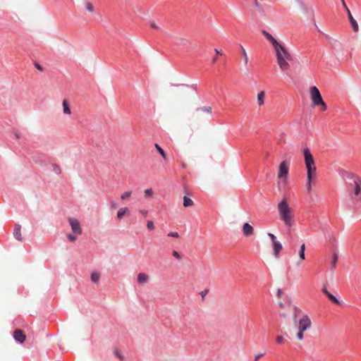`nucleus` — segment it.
I'll list each match as a JSON object with an SVG mask.
<instances>
[{
  "label": "nucleus",
  "mask_w": 361,
  "mask_h": 361,
  "mask_svg": "<svg viewBox=\"0 0 361 361\" xmlns=\"http://www.w3.org/2000/svg\"><path fill=\"white\" fill-rule=\"evenodd\" d=\"M305 163L307 169V190L308 192L311 191V183L314 177L317 168L314 158L308 148L303 149Z\"/></svg>",
  "instance_id": "obj_1"
},
{
  "label": "nucleus",
  "mask_w": 361,
  "mask_h": 361,
  "mask_svg": "<svg viewBox=\"0 0 361 361\" xmlns=\"http://www.w3.org/2000/svg\"><path fill=\"white\" fill-rule=\"evenodd\" d=\"M300 316H301V317L298 322V332L297 334V338L299 341H302L304 338L303 333L304 331L310 329L312 322L310 317L307 314H302V312L300 309L295 307L293 308V317L295 320Z\"/></svg>",
  "instance_id": "obj_2"
},
{
  "label": "nucleus",
  "mask_w": 361,
  "mask_h": 361,
  "mask_svg": "<svg viewBox=\"0 0 361 361\" xmlns=\"http://www.w3.org/2000/svg\"><path fill=\"white\" fill-rule=\"evenodd\" d=\"M279 218L287 227H291L294 224L293 214L288 204L286 198H283L277 206Z\"/></svg>",
  "instance_id": "obj_3"
},
{
  "label": "nucleus",
  "mask_w": 361,
  "mask_h": 361,
  "mask_svg": "<svg viewBox=\"0 0 361 361\" xmlns=\"http://www.w3.org/2000/svg\"><path fill=\"white\" fill-rule=\"evenodd\" d=\"M353 183L349 185V189L352 191L351 199L355 204L361 200V178L355 175H352Z\"/></svg>",
  "instance_id": "obj_4"
},
{
  "label": "nucleus",
  "mask_w": 361,
  "mask_h": 361,
  "mask_svg": "<svg viewBox=\"0 0 361 361\" xmlns=\"http://www.w3.org/2000/svg\"><path fill=\"white\" fill-rule=\"evenodd\" d=\"M289 166L290 161L288 160H284L280 164L277 174L279 184L281 183L283 186L286 185Z\"/></svg>",
  "instance_id": "obj_5"
},
{
  "label": "nucleus",
  "mask_w": 361,
  "mask_h": 361,
  "mask_svg": "<svg viewBox=\"0 0 361 361\" xmlns=\"http://www.w3.org/2000/svg\"><path fill=\"white\" fill-rule=\"evenodd\" d=\"M310 98L314 106H322V111H325L327 106L323 101L319 89L316 86L311 87L310 89Z\"/></svg>",
  "instance_id": "obj_6"
},
{
  "label": "nucleus",
  "mask_w": 361,
  "mask_h": 361,
  "mask_svg": "<svg viewBox=\"0 0 361 361\" xmlns=\"http://www.w3.org/2000/svg\"><path fill=\"white\" fill-rule=\"evenodd\" d=\"M276 59H289L293 60V56L288 49L281 44L274 49Z\"/></svg>",
  "instance_id": "obj_7"
},
{
  "label": "nucleus",
  "mask_w": 361,
  "mask_h": 361,
  "mask_svg": "<svg viewBox=\"0 0 361 361\" xmlns=\"http://www.w3.org/2000/svg\"><path fill=\"white\" fill-rule=\"evenodd\" d=\"M68 222L71 227L72 231L77 235H80L82 233V228L80 227V222L78 219L73 218H69Z\"/></svg>",
  "instance_id": "obj_8"
},
{
  "label": "nucleus",
  "mask_w": 361,
  "mask_h": 361,
  "mask_svg": "<svg viewBox=\"0 0 361 361\" xmlns=\"http://www.w3.org/2000/svg\"><path fill=\"white\" fill-rule=\"evenodd\" d=\"M292 60L289 59H276L277 63L279 66L280 70L282 72H286L289 71L290 69V64L288 63V61H291Z\"/></svg>",
  "instance_id": "obj_9"
},
{
  "label": "nucleus",
  "mask_w": 361,
  "mask_h": 361,
  "mask_svg": "<svg viewBox=\"0 0 361 361\" xmlns=\"http://www.w3.org/2000/svg\"><path fill=\"white\" fill-rule=\"evenodd\" d=\"M262 35L266 37V39L270 42V43L272 44L274 49L279 46L281 44L277 42V40L267 31L262 30Z\"/></svg>",
  "instance_id": "obj_10"
},
{
  "label": "nucleus",
  "mask_w": 361,
  "mask_h": 361,
  "mask_svg": "<svg viewBox=\"0 0 361 361\" xmlns=\"http://www.w3.org/2000/svg\"><path fill=\"white\" fill-rule=\"evenodd\" d=\"M347 13H348V19H349V21H350V25H351V27H352L353 30L355 32H358V30H359V25H358L357 22L356 21V20L352 16L350 10H348Z\"/></svg>",
  "instance_id": "obj_11"
},
{
  "label": "nucleus",
  "mask_w": 361,
  "mask_h": 361,
  "mask_svg": "<svg viewBox=\"0 0 361 361\" xmlns=\"http://www.w3.org/2000/svg\"><path fill=\"white\" fill-rule=\"evenodd\" d=\"M13 337L15 340L20 343H23L25 341V335L20 329H16L13 332Z\"/></svg>",
  "instance_id": "obj_12"
},
{
  "label": "nucleus",
  "mask_w": 361,
  "mask_h": 361,
  "mask_svg": "<svg viewBox=\"0 0 361 361\" xmlns=\"http://www.w3.org/2000/svg\"><path fill=\"white\" fill-rule=\"evenodd\" d=\"M13 234L14 238L16 240H18L19 241H23V238L22 237V234H21V226L20 225H19V224L15 225Z\"/></svg>",
  "instance_id": "obj_13"
},
{
  "label": "nucleus",
  "mask_w": 361,
  "mask_h": 361,
  "mask_svg": "<svg viewBox=\"0 0 361 361\" xmlns=\"http://www.w3.org/2000/svg\"><path fill=\"white\" fill-rule=\"evenodd\" d=\"M243 232L245 236H250L254 233V228L250 224L245 223L243 226Z\"/></svg>",
  "instance_id": "obj_14"
},
{
  "label": "nucleus",
  "mask_w": 361,
  "mask_h": 361,
  "mask_svg": "<svg viewBox=\"0 0 361 361\" xmlns=\"http://www.w3.org/2000/svg\"><path fill=\"white\" fill-rule=\"evenodd\" d=\"M272 246L274 250V255L275 257L277 258L279 257V253L283 248L282 244L279 241H277L273 243Z\"/></svg>",
  "instance_id": "obj_15"
},
{
  "label": "nucleus",
  "mask_w": 361,
  "mask_h": 361,
  "mask_svg": "<svg viewBox=\"0 0 361 361\" xmlns=\"http://www.w3.org/2000/svg\"><path fill=\"white\" fill-rule=\"evenodd\" d=\"M149 277L146 274L140 273L137 275V281L139 283L143 284L148 281Z\"/></svg>",
  "instance_id": "obj_16"
},
{
  "label": "nucleus",
  "mask_w": 361,
  "mask_h": 361,
  "mask_svg": "<svg viewBox=\"0 0 361 361\" xmlns=\"http://www.w3.org/2000/svg\"><path fill=\"white\" fill-rule=\"evenodd\" d=\"M63 105V114L70 115L71 114V111L69 106V103L66 99H64L62 103Z\"/></svg>",
  "instance_id": "obj_17"
},
{
  "label": "nucleus",
  "mask_w": 361,
  "mask_h": 361,
  "mask_svg": "<svg viewBox=\"0 0 361 361\" xmlns=\"http://www.w3.org/2000/svg\"><path fill=\"white\" fill-rule=\"evenodd\" d=\"M265 92L262 91L257 94V103L259 106H262L264 104Z\"/></svg>",
  "instance_id": "obj_18"
},
{
  "label": "nucleus",
  "mask_w": 361,
  "mask_h": 361,
  "mask_svg": "<svg viewBox=\"0 0 361 361\" xmlns=\"http://www.w3.org/2000/svg\"><path fill=\"white\" fill-rule=\"evenodd\" d=\"M194 204L193 201L187 196L183 197V206L185 207H192Z\"/></svg>",
  "instance_id": "obj_19"
},
{
  "label": "nucleus",
  "mask_w": 361,
  "mask_h": 361,
  "mask_svg": "<svg viewBox=\"0 0 361 361\" xmlns=\"http://www.w3.org/2000/svg\"><path fill=\"white\" fill-rule=\"evenodd\" d=\"M84 6L86 11H87L90 13H93L94 11V7L93 4L90 1H85L84 3Z\"/></svg>",
  "instance_id": "obj_20"
},
{
  "label": "nucleus",
  "mask_w": 361,
  "mask_h": 361,
  "mask_svg": "<svg viewBox=\"0 0 361 361\" xmlns=\"http://www.w3.org/2000/svg\"><path fill=\"white\" fill-rule=\"evenodd\" d=\"M326 296L334 303L336 305H341V302L334 296L330 292L327 293Z\"/></svg>",
  "instance_id": "obj_21"
},
{
  "label": "nucleus",
  "mask_w": 361,
  "mask_h": 361,
  "mask_svg": "<svg viewBox=\"0 0 361 361\" xmlns=\"http://www.w3.org/2000/svg\"><path fill=\"white\" fill-rule=\"evenodd\" d=\"M175 39L177 40V45L178 46H184L186 45L188 43V40L185 38L183 37H175Z\"/></svg>",
  "instance_id": "obj_22"
},
{
  "label": "nucleus",
  "mask_w": 361,
  "mask_h": 361,
  "mask_svg": "<svg viewBox=\"0 0 361 361\" xmlns=\"http://www.w3.org/2000/svg\"><path fill=\"white\" fill-rule=\"evenodd\" d=\"M100 279V274L97 271H94L91 274V280L93 283H97Z\"/></svg>",
  "instance_id": "obj_23"
},
{
  "label": "nucleus",
  "mask_w": 361,
  "mask_h": 361,
  "mask_svg": "<svg viewBox=\"0 0 361 361\" xmlns=\"http://www.w3.org/2000/svg\"><path fill=\"white\" fill-rule=\"evenodd\" d=\"M305 245L303 243L300 246V248L299 250V257L301 260H304L305 259Z\"/></svg>",
  "instance_id": "obj_24"
},
{
  "label": "nucleus",
  "mask_w": 361,
  "mask_h": 361,
  "mask_svg": "<svg viewBox=\"0 0 361 361\" xmlns=\"http://www.w3.org/2000/svg\"><path fill=\"white\" fill-rule=\"evenodd\" d=\"M127 207L121 208L117 212V218L121 219L123 216V215L127 212Z\"/></svg>",
  "instance_id": "obj_25"
},
{
  "label": "nucleus",
  "mask_w": 361,
  "mask_h": 361,
  "mask_svg": "<svg viewBox=\"0 0 361 361\" xmlns=\"http://www.w3.org/2000/svg\"><path fill=\"white\" fill-rule=\"evenodd\" d=\"M154 147L157 149L159 153L161 154V156L164 159H166V153L164 152V151L163 150V149L158 144H155Z\"/></svg>",
  "instance_id": "obj_26"
},
{
  "label": "nucleus",
  "mask_w": 361,
  "mask_h": 361,
  "mask_svg": "<svg viewBox=\"0 0 361 361\" xmlns=\"http://www.w3.org/2000/svg\"><path fill=\"white\" fill-rule=\"evenodd\" d=\"M52 169H53V171L54 172V173H56V175H59L61 173V169L60 166L56 164H52Z\"/></svg>",
  "instance_id": "obj_27"
},
{
  "label": "nucleus",
  "mask_w": 361,
  "mask_h": 361,
  "mask_svg": "<svg viewBox=\"0 0 361 361\" xmlns=\"http://www.w3.org/2000/svg\"><path fill=\"white\" fill-rule=\"evenodd\" d=\"M337 262H338V255H337V254L334 253L332 257V260H331V269H334L335 268Z\"/></svg>",
  "instance_id": "obj_28"
},
{
  "label": "nucleus",
  "mask_w": 361,
  "mask_h": 361,
  "mask_svg": "<svg viewBox=\"0 0 361 361\" xmlns=\"http://www.w3.org/2000/svg\"><path fill=\"white\" fill-rule=\"evenodd\" d=\"M131 194H132V192L131 191H126L125 192H123L121 195V200H127L128 199L130 196H131Z\"/></svg>",
  "instance_id": "obj_29"
},
{
  "label": "nucleus",
  "mask_w": 361,
  "mask_h": 361,
  "mask_svg": "<svg viewBox=\"0 0 361 361\" xmlns=\"http://www.w3.org/2000/svg\"><path fill=\"white\" fill-rule=\"evenodd\" d=\"M203 112H206L207 114H212V108L210 106H204L201 109H200Z\"/></svg>",
  "instance_id": "obj_30"
},
{
  "label": "nucleus",
  "mask_w": 361,
  "mask_h": 361,
  "mask_svg": "<svg viewBox=\"0 0 361 361\" xmlns=\"http://www.w3.org/2000/svg\"><path fill=\"white\" fill-rule=\"evenodd\" d=\"M144 192L147 197H152L153 195V190L152 188L145 189Z\"/></svg>",
  "instance_id": "obj_31"
},
{
  "label": "nucleus",
  "mask_w": 361,
  "mask_h": 361,
  "mask_svg": "<svg viewBox=\"0 0 361 361\" xmlns=\"http://www.w3.org/2000/svg\"><path fill=\"white\" fill-rule=\"evenodd\" d=\"M243 56L244 63L245 65H247V62H248V57H247V53L244 49H243Z\"/></svg>",
  "instance_id": "obj_32"
},
{
  "label": "nucleus",
  "mask_w": 361,
  "mask_h": 361,
  "mask_svg": "<svg viewBox=\"0 0 361 361\" xmlns=\"http://www.w3.org/2000/svg\"><path fill=\"white\" fill-rule=\"evenodd\" d=\"M147 227L150 231L154 230V223L152 221H148L147 223Z\"/></svg>",
  "instance_id": "obj_33"
},
{
  "label": "nucleus",
  "mask_w": 361,
  "mask_h": 361,
  "mask_svg": "<svg viewBox=\"0 0 361 361\" xmlns=\"http://www.w3.org/2000/svg\"><path fill=\"white\" fill-rule=\"evenodd\" d=\"M268 235L271 238L272 244L278 241L276 237L273 233H268Z\"/></svg>",
  "instance_id": "obj_34"
},
{
  "label": "nucleus",
  "mask_w": 361,
  "mask_h": 361,
  "mask_svg": "<svg viewBox=\"0 0 361 361\" xmlns=\"http://www.w3.org/2000/svg\"><path fill=\"white\" fill-rule=\"evenodd\" d=\"M276 341L279 344H282L284 342V338L283 336H279L276 337Z\"/></svg>",
  "instance_id": "obj_35"
},
{
  "label": "nucleus",
  "mask_w": 361,
  "mask_h": 361,
  "mask_svg": "<svg viewBox=\"0 0 361 361\" xmlns=\"http://www.w3.org/2000/svg\"><path fill=\"white\" fill-rule=\"evenodd\" d=\"M168 236L177 238L179 237V234L177 232H169Z\"/></svg>",
  "instance_id": "obj_36"
},
{
  "label": "nucleus",
  "mask_w": 361,
  "mask_h": 361,
  "mask_svg": "<svg viewBox=\"0 0 361 361\" xmlns=\"http://www.w3.org/2000/svg\"><path fill=\"white\" fill-rule=\"evenodd\" d=\"M172 255H173L175 258H176V259H181V256H180V255L177 251H175V250H174V251H173V252H172Z\"/></svg>",
  "instance_id": "obj_37"
},
{
  "label": "nucleus",
  "mask_w": 361,
  "mask_h": 361,
  "mask_svg": "<svg viewBox=\"0 0 361 361\" xmlns=\"http://www.w3.org/2000/svg\"><path fill=\"white\" fill-rule=\"evenodd\" d=\"M67 238H68L69 240H71V242H74L75 240H76V237L72 234H68L67 235Z\"/></svg>",
  "instance_id": "obj_38"
},
{
  "label": "nucleus",
  "mask_w": 361,
  "mask_h": 361,
  "mask_svg": "<svg viewBox=\"0 0 361 361\" xmlns=\"http://www.w3.org/2000/svg\"><path fill=\"white\" fill-rule=\"evenodd\" d=\"M150 27L153 29H159V27L154 21L150 22Z\"/></svg>",
  "instance_id": "obj_39"
},
{
  "label": "nucleus",
  "mask_w": 361,
  "mask_h": 361,
  "mask_svg": "<svg viewBox=\"0 0 361 361\" xmlns=\"http://www.w3.org/2000/svg\"><path fill=\"white\" fill-rule=\"evenodd\" d=\"M139 212L143 215L144 216H147V214H148V212L147 210H145V209H141L139 211Z\"/></svg>",
  "instance_id": "obj_40"
},
{
  "label": "nucleus",
  "mask_w": 361,
  "mask_h": 361,
  "mask_svg": "<svg viewBox=\"0 0 361 361\" xmlns=\"http://www.w3.org/2000/svg\"><path fill=\"white\" fill-rule=\"evenodd\" d=\"M254 6L256 7V8L259 9L260 5L257 0H253Z\"/></svg>",
  "instance_id": "obj_41"
},
{
  "label": "nucleus",
  "mask_w": 361,
  "mask_h": 361,
  "mask_svg": "<svg viewBox=\"0 0 361 361\" xmlns=\"http://www.w3.org/2000/svg\"><path fill=\"white\" fill-rule=\"evenodd\" d=\"M282 294H283V291H282V290H281V289H280V288H279V289H278V291H277V296H278L279 298H281V295H282Z\"/></svg>",
  "instance_id": "obj_42"
},
{
  "label": "nucleus",
  "mask_w": 361,
  "mask_h": 361,
  "mask_svg": "<svg viewBox=\"0 0 361 361\" xmlns=\"http://www.w3.org/2000/svg\"><path fill=\"white\" fill-rule=\"evenodd\" d=\"M263 356V354H258L257 355H255V361H258V360Z\"/></svg>",
  "instance_id": "obj_43"
},
{
  "label": "nucleus",
  "mask_w": 361,
  "mask_h": 361,
  "mask_svg": "<svg viewBox=\"0 0 361 361\" xmlns=\"http://www.w3.org/2000/svg\"><path fill=\"white\" fill-rule=\"evenodd\" d=\"M322 292L324 293V294L326 295L327 293H329V291L326 289V286H323L322 288Z\"/></svg>",
  "instance_id": "obj_44"
},
{
  "label": "nucleus",
  "mask_w": 361,
  "mask_h": 361,
  "mask_svg": "<svg viewBox=\"0 0 361 361\" xmlns=\"http://www.w3.org/2000/svg\"><path fill=\"white\" fill-rule=\"evenodd\" d=\"M341 1H342L343 6L344 7V8H345V9L346 10V11L348 12V10H349V9H348V8L347 7V6H346V4H345V3L344 0H341Z\"/></svg>",
  "instance_id": "obj_45"
},
{
  "label": "nucleus",
  "mask_w": 361,
  "mask_h": 361,
  "mask_svg": "<svg viewBox=\"0 0 361 361\" xmlns=\"http://www.w3.org/2000/svg\"><path fill=\"white\" fill-rule=\"evenodd\" d=\"M208 293V290H204L201 293L202 297L204 298Z\"/></svg>",
  "instance_id": "obj_46"
},
{
  "label": "nucleus",
  "mask_w": 361,
  "mask_h": 361,
  "mask_svg": "<svg viewBox=\"0 0 361 361\" xmlns=\"http://www.w3.org/2000/svg\"><path fill=\"white\" fill-rule=\"evenodd\" d=\"M116 355L118 357H119V359L123 360V356L119 353L118 351H116Z\"/></svg>",
  "instance_id": "obj_47"
},
{
  "label": "nucleus",
  "mask_w": 361,
  "mask_h": 361,
  "mask_svg": "<svg viewBox=\"0 0 361 361\" xmlns=\"http://www.w3.org/2000/svg\"><path fill=\"white\" fill-rule=\"evenodd\" d=\"M35 67H36L38 70H39V71H42V67H41V66H40L39 64H38V63H36V64H35Z\"/></svg>",
  "instance_id": "obj_48"
},
{
  "label": "nucleus",
  "mask_w": 361,
  "mask_h": 361,
  "mask_svg": "<svg viewBox=\"0 0 361 361\" xmlns=\"http://www.w3.org/2000/svg\"><path fill=\"white\" fill-rule=\"evenodd\" d=\"M111 207H114V208H116L117 207V204L116 203H112L111 204Z\"/></svg>",
  "instance_id": "obj_49"
},
{
  "label": "nucleus",
  "mask_w": 361,
  "mask_h": 361,
  "mask_svg": "<svg viewBox=\"0 0 361 361\" xmlns=\"http://www.w3.org/2000/svg\"><path fill=\"white\" fill-rule=\"evenodd\" d=\"M184 192L188 194V189L185 187L184 188Z\"/></svg>",
  "instance_id": "obj_50"
},
{
  "label": "nucleus",
  "mask_w": 361,
  "mask_h": 361,
  "mask_svg": "<svg viewBox=\"0 0 361 361\" xmlns=\"http://www.w3.org/2000/svg\"><path fill=\"white\" fill-rule=\"evenodd\" d=\"M216 61V57L214 58L213 60H212V63H215Z\"/></svg>",
  "instance_id": "obj_51"
},
{
  "label": "nucleus",
  "mask_w": 361,
  "mask_h": 361,
  "mask_svg": "<svg viewBox=\"0 0 361 361\" xmlns=\"http://www.w3.org/2000/svg\"><path fill=\"white\" fill-rule=\"evenodd\" d=\"M215 51L216 52L217 54H220V52L217 49H215Z\"/></svg>",
  "instance_id": "obj_52"
}]
</instances>
